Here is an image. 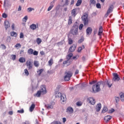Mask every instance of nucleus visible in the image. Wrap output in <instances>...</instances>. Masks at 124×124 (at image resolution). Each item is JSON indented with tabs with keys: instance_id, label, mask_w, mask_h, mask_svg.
I'll list each match as a JSON object with an SVG mask.
<instances>
[{
	"instance_id": "1",
	"label": "nucleus",
	"mask_w": 124,
	"mask_h": 124,
	"mask_svg": "<svg viewBox=\"0 0 124 124\" xmlns=\"http://www.w3.org/2000/svg\"><path fill=\"white\" fill-rule=\"evenodd\" d=\"M100 87H102L101 81H99L93 86L92 93H98L100 91Z\"/></svg>"
},
{
	"instance_id": "2",
	"label": "nucleus",
	"mask_w": 124,
	"mask_h": 124,
	"mask_svg": "<svg viewBox=\"0 0 124 124\" xmlns=\"http://www.w3.org/2000/svg\"><path fill=\"white\" fill-rule=\"evenodd\" d=\"M70 33L71 34H73V35H78V25L75 23L70 30Z\"/></svg>"
},
{
	"instance_id": "3",
	"label": "nucleus",
	"mask_w": 124,
	"mask_h": 124,
	"mask_svg": "<svg viewBox=\"0 0 124 124\" xmlns=\"http://www.w3.org/2000/svg\"><path fill=\"white\" fill-rule=\"evenodd\" d=\"M65 76L64 77V80L66 82H67L70 80V78L72 77L73 74L71 72L69 71L65 73Z\"/></svg>"
},
{
	"instance_id": "4",
	"label": "nucleus",
	"mask_w": 124,
	"mask_h": 124,
	"mask_svg": "<svg viewBox=\"0 0 124 124\" xmlns=\"http://www.w3.org/2000/svg\"><path fill=\"white\" fill-rule=\"evenodd\" d=\"M26 66L28 69V70H30L31 69H32V61H31V60L30 59L28 60L26 62Z\"/></svg>"
},
{
	"instance_id": "5",
	"label": "nucleus",
	"mask_w": 124,
	"mask_h": 124,
	"mask_svg": "<svg viewBox=\"0 0 124 124\" xmlns=\"http://www.w3.org/2000/svg\"><path fill=\"white\" fill-rule=\"evenodd\" d=\"M101 83L102 84V87L104 88V87L108 86V88H111L112 87V84H110V82L108 81H101Z\"/></svg>"
},
{
	"instance_id": "6",
	"label": "nucleus",
	"mask_w": 124,
	"mask_h": 124,
	"mask_svg": "<svg viewBox=\"0 0 124 124\" xmlns=\"http://www.w3.org/2000/svg\"><path fill=\"white\" fill-rule=\"evenodd\" d=\"M113 8H114V6L113 5H111L109 6V8L107 12V13L105 14V17H108V16H109V13L113 11Z\"/></svg>"
},
{
	"instance_id": "7",
	"label": "nucleus",
	"mask_w": 124,
	"mask_h": 124,
	"mask_svg": "<svg viewBox=\"0 0 124 124\" xmlns=\"http://www.w3.org/2000/svg\"><path fill=\"white\" fill-rule=\"evenodd\" d=\"M113 81H114V82H116V81H119L121 80V78L119 77V75L118 74L114 73L113 74Z\"/></svg>"
},
{
	"instance_id": "8",
	"label": "nucleus",
	"mask_w": 124,
	"mask_h": 124,
	"mask_svg": "<svg viewBox=\"0 0 124 124\" xmlns=\"http://www.w3.org/2000/svg\"><path fill=\"white\" fill-rule=\"evenodd\" d=\"M42 93V94H45L47 93V91L46 90V86L42 85L41 86V90L40 91Z\"/></svg>"
},
{
	"instance_id": "9",
	"label": "nucleus",
	"mask_w": 124,
	"mask_h": 124,
	"mask_svg": "<svg viewBox=\"0 0 124 124\" xmlns=\"http://www.w3.org/2000/svg\"><path fill=\"white\" fill-rule=\"evenodd\" d=\"M88 101H89L90 104L92 105H94L95 104V100L93 97H90L88 99Z\"/></svg>"
},
{
	"instance_id": "10",
	"label": "nucleus",
	"mask_w": 124,
	"mask_h": 124,
	"mask_svg": "<svg viewBox=\"0 0 124 124\" xmlns=\"http://www.w3.org/2000/svg\"><path fill=\"white\" fill-rule=\"evenodd\" d=\"M103 34V28L102 26H100L98 30V35L100 36V38H101V35Z\"/></svg>"
},
{
	"instance_id": "11",
	"label": "nucleus",
	"mask_w": 124,
	"mask_h": 124,
	"mask_svg": "<svg viewBox=\"0 0 124 124\" xmlns=\"http://www.w3.org/2000/svg\"><path fill=\"white\" fill-rule=\"evenodd\" d=\"M54 104H55V103L52 102L49 104H46L45 106L48 109H53V108H54Z\"/></svg>"
},
{
	"instance_id": "12",
	"label": "nucleus",
	"mask_w": 124,
	"mask_h": 124,
	"mask_svg": "<svg viewBox=\"0 0 124 124\" xmlns=\"http://www.w3.org/2000/svg\"><path fill=\"white\" fill-rule=\"evenodd\" d=\"M76 45L73 44L72 46H70L69 49V52H71V53L74 52L76 49Z\"/></svg>"
},
{
	"instance_id": "13",
	"label": "nucleus",
	"mask_w": 124,
	"mask_h": 124,
	"mask_svg": "<svg viewBox=\"0 0 124 124\" xmlns=\"http://www.w3.org/2000/svg\"><path fill=\"white\" fill-rule=\"evenodd\" d=\"M60 101L61 103H65V102H66V97L62 95L61 97Z\"/></svg>"
},
{
	"instance_id": "14",
	"label": "nucleus",
	"mask_w": 124,
	"mask_h": 124,
	"mask_svg": "<svg viewBox=\"0 0 124 124\" xmlns=\"http://www.w3.org/2000/svg\"><path fill=\"white\" fill-rule=\"evenodd\" d=\"M30 28L32 31H34V30H36L37 28H38V25L36 26V25L32 24L30 26Z\"/></svg>"
},
{
	"instance_id": "15",
	"label": "nucleus",
	"mask_w": 124,
	"mask_h": 124,
	"mask_svg": "<svg viewBox=\"0 0 124 124\" xmlns=\"http://www.w3.org/2000/svg\"><path fill=\"white\" fill-rule=\"evenodd\" d=\"M67 113H69V114H72L73 113V108L70 107H69L66 109Z\"/></svg>"
},
{
	"instance_id": "16",
	"label": "nucleus",
	"mask_w": 124,
	"mask_h": 124,
	"mask_svg": "<svg viewBox=\"0 0 124 124\" xmlns=\"http://www.w3.org/2000/svg\"><path fill=\"white\" fill-rule=\"evenodd\" d=\"M92 31H93V29H92V28L88 27L86 30L87 35H90V34L92 33Z\"/></svg>"
},
{
	"instance_id": "17",
	"label": "nucleus",
	"mask_w": 124,
	"mask_h": 124,
	"mask_svg": "<svg viewBox=\"0 0 124 124\" xmlns=\"http://www.w3.org/2000/svg\"><path fill=\"white\" fill-rule=\"evenodd\" d=\"M101 109V104L99 103L96 106V112H99Z\"/></svg>"
},
{
	"instance_id": "18",
	"label": "nucleus",
	"mask_w": 124,
	"mask_h": 124,
	"mask_svg": "<svg viewBox=\"0 0 124 124\" xmlns=\"http://www.w3.org/2000/svg\"><path fill=\"white\" fill-rule=\"evenodd\" d=\"M111 119L112 116L110 115H107L105 117L104 120L105 121V122H109V121H110V120H111Z\"/></svg>"
},
{
	"instance_id": "19",
	"label": "nucleus",
	"mask_w": 124,
	"mask_h": 124,
	"mask_svg": "<svg viewBox=\"0 0 124 124\" xmlns=\"http://www.w3.org/2000/svg\"><path fill=\"white\" fill-rule=\"evenodd\" d=\"M4 25L6 30H7V28L10 27V24H9V22L8 21H5L4 22Z\"/></svg>"
},
{
	"instance_id": "20",
	"label": "nucleus",
	"mask_w": 124,
	"mask_h": 124,
	"mask_svg": "<svg viewBox=\"0 0 124 124\" xmlns=\"http://www.w3.org/2000/svg\"><path fill=\"white\" fill-rule=\"evenodd\" d=\"M62 95V94L60 92H56L55 93V96L57 98H60V97H61Z\"/></svg>"
},
{
	"instance_id": "21",
	"label": "nucleus",
	"mask_w": 124,
	"mask_h": 124,
	"mask_svg": "<svg viewBox=\"0 0 124 124\" xmlns=\"http://www.w3.org/2000/svg\"><path fill=\"white\" fill-rule=\"evenodd\" d=\"M55 2V0H53L52 2H51L50 5L48 7L47 9V11H50L54 7V5L52 4V3H54Z\"/></svg>"
},
{
	"instance_id": "22",
	"label": "nucleus",
	"mask_w": 124,
	"mask_h": 124,
	"mask_svg": "<svg viewBox=\"0 0 124 124\" xmlns=\"http://www.w3.org/2000/svg\"><path fill=\"white\" fill-rule=\"evenodd\" d=\"M34 108H35V104H32L30 107V112H32V111H33V110H34Z\"/></svg>"
},
{
	"instance_id": "23",
	"label": "nucleus",
	"mask_w": 124,
	"mask_h": 124,
	"mask_svg": "<svg viewBox=\"0 0 124 124\" xmlns=\"http://www.w3.org/2000/svg\"><path fill=\"white\" fill-rule=\"evenodd\" d=\"M77 11V9H73L71 12L72 16H73L74 17H75V16H76Z\"/></svg>"
},
{
	"instance_id": "24",
	"label": "nucleus",
	"mask_w": 124,
	"mask_h": 124,
	"mask_svg": "<svg viewBox=\"0 0 124 124\" xmlns=\"http://www.w3.org/2000/svg\"><path fill=\"white\" fill-rule=\"evenodd\" d=\"M84 49H85V46L84 45H82L81 46L78 47V53H81V51Z\"/></svg>"
},
{
	"instance_id": "25",
	"label": "nucleus",
	"mask_w": 124,
	"mask_h": 124,
	"mask_svg": "<svg viewBox=\"0 0 124 124\" xmlns=\"http://www.w3.org/2000/svg\"><path fill=\"white\" fill-rule=\"evenodd\" d=\"M48 65L49 66H52V65H53V63H54L53 62V58H51L49 61H48Z\"/></svg>"
},
{
	"instance_id": "26",
	"label": "nucleus",
	"mask_w": 124,
	"mask_h": 124,
	"mask_svg": "<svg viewBox=\"0 0 124 124\" xmlns=\"http://www.w3.org/2000/svg\"><path fill=\"white\" fill-rule=\"evenodd\" d=\"M120 97L121 101H122V102H124V93H120Z\"/></svg>"
},
{
	"instance_id": "27",
	"label": "nucleus",
	"mask_w": 124,
	"mask_h": 124,
	"mask_svg": "<svg viewBox=\"0 0 124 124\" xmlns=\"http://www.w3.org/2000/svg\"><path fill=\"white\" fill-rule=\"evenodd\" d=\"M27 52L29 55H32L33 54V49L32 48H30L28 50Z\"/></svg>"
},
{
	"instance_id": "28",
	"label": "nucleus",
	"mask_w": 124,
	"mask_h": 124,
	"mask_svg": "<svg viewBox=\"0 0 124 124\" xmlns=\"http://www.w3.org/2000/svg\"><path fill=\"white\" fill-rule=\"evenodd\" d=\"M72 24V16H69V19L68 20V25H71Z\"/></svg>"
},
{
	"instance_id": "29",
	"label": "nucleus",
	"mask_w": 124,
	"mask_h": 124,
	"mask_svg": "<svg viewBox=\"0 0 124 124\" xmlns=\"http://www.w3.org/2000/svg\"><path fill=\"white\" fill-rule=\"evenodd\" d=\"M42 93L40 91H38L37 93L34 94V96H37V97H39Z\"/></svg>"
},
{
	"instance_id": "30",
	"label": "nucleus",
	"mask_w": 124,
	"mask_h": 124,
	"mask_svg": "<svg viewBox=\"0 0 124 124\" xmlns=\"http://www.w3.org/2000/svg\"><path fill=\"white\" fill-rule=\"evenodd\" d=\"M96 3V1L95 0H90V5H94Z\"/></svg>"
},
{
	"instance_id": "31",
	"label": "nucleus",
	"mask_w": 124,
	"mask_h": 124,
	"mask_svg": "<svg viewBox=\"0 0 124 124\" xmlns=\"http://www.w3.org/2000/svg\"><path fill=\"white\" fill-rule=\"evenodd\" d=\"M19 62H26V59L24 58L21 57L18 60Z\"/></svg>"
},
{
	"instance_id": "32",
	"label": "nucleus",
	"mask_w": 124,
	"mask_h": 124,
	"mask_svg": "<svg viewBox=\"0 0 124 124\" xmlns=\"http://www.w3.org/2000/svg\"><path fill=\"white\" fill-rule=\"evenodd\" d=\"M68 44L69 45H71V44H73V40L71 39V38H68Z\"/></svg>"
},
{
	"instance_id": "33",
	"label": "nucleus",
	"mask_w": 124,
	"mask_h": 124,
	"mask_svg": "<svg viewBox=\"0 0 124 124\" xmlns=\"http://www.w3.org/2000/svg\"><path fill=\"white\" fill-rule=\"evenodd\" d=\"M83 24L84 26H87V25H88L89 24V20L87 19H83Z\"/></svg>"
},
{
	"instance_id": "34",
	"label": "nucleus",
	"mask_w": 124,
	"mask_h": 124,
	"mask_svg": "<svg viewBox=\"0 0 124 124\" xmlns=\"http://www.w3.org/2000/svg\"><path fill=\"white\" fill-rule=\"evenodd\" d=\"M36 42L38 45H39L42 42V40L40 39V38H37L36 39Z\"/></svg>"
},
{
	"instance_id": "35",
	"label": "nucleus",
	"mask_w": 124,
	"mask_h": 124,
	"mask_svg": "<svg viewBox=\"0 0 124 124\" xmlns=\"http://www.w3.org/2000/svg\"><path fill=\"white\" fill-rule=\"evenodd\" d=\"M82 20H86L88 19V14L85 13L83 15V16L82 17Z\"/></svg>"
},
{
	"instance_id": "36",
	"label": "nucleus",
	"mask_w": 124,
	"mask_h": 124,
	"mask_svg": "<svg viewBox=\"0 0 124 124\" xmlns=\"http://www.w3.org/2000/svg\"><path fill=\"white\" fill-rule=\"evenodd\" d=\"M11 36H14L15 37H16L17 36L18 34L15 31H13L11 33Z\"/></svg>"
},
{
	"instance_id": "37",
	"label": "nucleus",
	"mask_w": 124,
	"mask_h": 124,
	"mask_svg": "<svg viewBox=\"0 0 124 124\" xmlns=\"http://www.w3.org/2000/svg\"><path fill=\"white\" fill-rule=\"evenodd\" d=\"M81 4H82V0H78L76 3V5L77 6H80V5H81Z\"/></svg>"
},
{
	"instance_id": "38",
	"label": "nucleus",
	"mask_w": 124,
	"mask_h": 124,
	"mask_svg": "<svg viewBox=\"0 0 124 124\" xmlns=\"http://www.w3.org/2000/svg\"><path fill=\"white\" fill-rule=\"evenodd\" d=\"M34 65L36 67H38V66H39V62H38V61H34Z\"/></svg>"
},
{
	"instance_id": "39",
	"label": "nucleus",
	"mask_w": 124,
	"mask_h": 124,
	"mask_svg": "<svg viewBox=\"0 0 124 124\" xmlns=\"http://www.w3.org/2000/svg\"><path fill=\"white\" fill-rule=\"evenodd\" d=\"M72 56H73V54H72V53H70L66 57L67 60H68V61H69V60H70V59H71Z\"/></svg>"
},
{
	"instance_id": "40",
	"label": "nucleus",
	"mask_w": 124,
	"mask_h": 124,
	"mask_svg": "<svg viewBox=\"0 0 124 124\" xmlns=\"http://www.w3.org/2000/svg\"><path fill=\"white\" fill-rule=\"evenodd\" d=\"M107 111H108V108H107L106 107H104L102 111V113H106Z\"/></svg>"
},
{
	"instance_id": "41",
	"label": "nucleus",
	"mask_w": 124,
	"mask_h": 124,
	"mask_svg": "<svg viewBox=\"0 0 124 124\" xmlns=\"http://www.w3.org/2000/svg\"><path fill=\"white\" fill-rule=\"evenodd\" d=\"M44 71V69H41L39 70V71H37V72L38 74V75H41V73H42V72H43Z\"/></svg>"
},
{
	"instance_id": "42",
	"label": "nucleus",
	"mask_w": 124,
	"mask_h": 124,
	"mask_svg": "<svg viewBox=\"0 0 124 124\" xmlns=\"http://www.w3.org/2000/svg\"><path fill=\"white\" fill-rule=\"evenodd\" d=\"M15 48H21L22 45H21L20 43H17L15 46Z\"/></svg>"
},
{
	"instance_id": "43",
	"label": "nucleus",
	"mask_w": 124,
	"mask_h": 124,
	"mask_svg": "<svg viewBox=\"0 0 124 124\" xmlns=\"http://www.w3.org/2000/svg\"><path fill=\"white\" fill-rule=\"evenodd\" d=\"M0 48H1L2 50H5L6 49V46H5V45L4 44H1L0 45Z\"/></svg>"
},
{
	"instance_id": "44",
	"label": "nucleus",
	"mask_w": 124,
	"mask_h": 124,
	"mask_svg": "<svg viewBox=\"0 0 124 124\" xmlns=\"http://www.w3.org/2000/svg\"><path fill=\"white\" fill-rule=\"evenodd\" d=\"M25 111L24 110V109L22 108L20 110H17V113H19V114H23Z\"/></svg>"
},
{
	"instance_id": "45",
	"label": "nucleus",
	"mask_w": 124,
	"mask_h": 124,
	"mask_svg": "<svg viewBox=\"0 0 124 124\" xmlns=\"http://www.w3.org/2000/svg\"><path fill=\"white\" fill-rule=\"evenodd\" d=\"M52 124H62V123H61L60 121H54L52 123H51Z\"/></svg>"
},
{
	"instance_id": "46",
	"label": "nucleus",
	"mask_w": 124,
	"mask_h": 124,
	"mask_svg": "<svg viewBox=\"0 0 124 124\" xmlns=\"http://www.w3.org/2000/svg\"><path fill=\"white\" fill-rule=\"evenodd\" d=\"M24 73L27 76H29V75L30 74V73H29V71H28V69H24Z\"/></svg>"
},
{
	"instance_id": "47",
	"label": "nucleus",
	"mask_w": 124,
	"mask_h": 124,
	"mask_svg": "<svg viewBox=\"0 0 124 124\" xmlns=\"http://www.w3.org/2000/svg\"><path fill=\"white\" fill-rule=\"evenodd\" d=\"M11 57L13 61H15V60H16V55H12Z\"/></svg>"
},
{
	"instance_id": "48",
	"label": "nucleus",
	"mask_w": 124,
	"mask_h": 124,
	"mask_svg": "<svg viewBox=\"0 0 124 124\" xmlns=\"http://www.w3.org/2000/svg\"><path fill=\"white\" fill-rule=\"evenodd\" d=\"M32 10H34V8H28V12H31Z\"/></svg>"
},
{
	"instance_id": "49",
	"label": "nucleus",
	"mask_w": 124,
	"mask_h": 124,
	"mask_svg": "<svg viewBox=\"0 0 124 124\" xmlns=\"http://www.w3.org/2000/svg\"><path fill=\"white\" fill-rule=\"evenodd\" d=\"M33 55L34 56H37V55H38V51H37L36 50L33 51Z\"/></svg>"
},
{
	"instance_id": "50",
	"label": "nucleus",
	"mask_w": 124,
	"mask_h": 124,
	"mask_svg": "<svg viewBox=\"0 0 124 124\" xmlns=\"http://www.w3.org/2000/svg\"><path fill=\"white\" fill-rule=\"evenodd\" d=\"M115 98L116 103H118L119 101H120V97H115Z\"/></svg>"
},
{
	"instance_id": "51",
	"label": "nucleus",
	"mask_w": 124,
	"mask_h": 124,
	"mask_svg": "<svg viewBox=\"0 0 124 124\" xmlns=\"http://www.w3.org/2000/svg\"><path fill=\"white\" fill-rule=\"evenodd\" d=\"M113 112H115V109L114 108H111L108 111V113H109V114H112Z\"/></svg>"
},
{
	"instance_id": "52",
	"label": "nucleus",
	"mask_w": 124,
	"mask_h": 124,
	"mask_svg": "<svg viewBox=\"0 0 124 124\" xmlns=\"http://www.w3.org/2000/svg\"><path fill=\"white\" fill-rule=\"evenodd\" d=\"M27 20H28V16H25L23 18V22H27Z\"/></svg>"
},
{
	"instance_id": "53",
	"label": "nucleus",
	"mask_w": 124,
	"mask_h": 124,
	"mask_svg": "<svg viewBox=\"0 0 124 124\" xmlns=\"http://www.w3.org/2000/svg\"><path fill=\"white\" fill-rule=\"evenodd\" d=\"M83 27H84V25H83V24H80L79 27V30L81 31V30H82Z\"/></svg>"
},
{
	"instance_id": "54",
	"label": "nucleus",
	"mask_w": 124,
	"mask_h": 124,
	"mask_svg": "<svg viewBox=\"0 0 124 124\" xmlns=\"http://www.w3.org/2000/svg\"><path fill=\"white\" fill-rule=\"evenodd\" d=\"M76 104L77 106H82V103L81 102H78Z\"/></svg>"
},
{
	"instance_id": "55",
	"label": "nucleus",
	"mask_w": 124,
	"mask_h": 124,
	"mask_svg": "<svg viewBox=\"0 0 124 124\" xmlns=\"http://www.w3.org/2000/svg\"><path fill=\"white\" fill-rule=\"evenodd\" d=\"M95 83H96V80H93L91 82H89L90 85H93V84H95Z\"/></svg>"
},
{
	"instance_id": "56",
	"label": "nucleus",
	"mask_w": 124,
	"mask_h": 124,
	"mask_svg": "<svg viewBox=\"0 0 124 124\" xmlns=\"http://www.w3.org/2000/svg\"><path fill=\"white\" fill-rule=\"evenodd\" d=\"M19 38H24V33H23V32H21L20 33V36Z\"/></svg>"
},
{
	"instance_id": "57",
	"label": "nucleus",
	"mask_w": 124,
	"mask_h": 124,
	"mask_svg": "<svg viewBox=\"0 0 124 124\" xmlns=\"http://www.w3.org/2000/svg\"><path fill=\"white\" fill-rule=\"evenodd\" d=\"M2 16L3 17V18H7V15L5 13H3L2 14Z\"/></svg>"
},
{
	"instance_id": "58",
	"label": "nucleus",
	"mask_w": 124,
	"mask_h": 124,
	"mask_svg": "<svg viewBox=\"0 0 124 124\" xmlns=\"http://www.w3.org/2000/svg\"><path fill=\"white\" fill-rule=\"evenodd\" d=\"M96 7L97 8H101V5H100V3H97Z\"/></svg>"
},
{
	"instance_id": "59",
	"label": "nucleus",
	"mask_w": 124,
	"mask_h": 124,
	"mask_svg": "<svg viewBox=\"0 0 124 124\" xmlns=\"http://www.w3.org/2000/svg\"><path fill=\"white\" fill-rule=\"evenodd\" d=\"M10 40H11V38H10V37H8L6 39L7 42H10Z\"/></svg>"
},
{
	"instance_id": "60",
	"label": "nucleus",
	"mask_w": 124,
	"mask_h": 124,
	"mask_svg": "<svg viewBox=\"0 0 124 124\" xmlns=\"http://www.w3.org/2000/svg\"><path fill=\"white\" fill-rule=\"evenodd\" d=\"M12 28L13 31H14V30H15V24L14 23L12 24Z\"/></svg>"
},
{
	"instance_id": "61",
	"label": "nucleus",
	"mask_w": 124,
	"mask_h": 124,
	"mask_svg": "<svg viewBox=\"0 0 124 124\" xmlns=\"http://www.w3.org/2000/svg\"><path fill=\"white\" fill-rule=\"evenodd\" d=\"M24 52H25V50L23 49L21 50L19 53L20 55H24Z\"/></svg>"
},
{
	"instance_id": "62",
	"label": "nucleus",
	"mask_w": 124,
	"mask_h": 124,
	"mask_svg": "<svg viewBox=\"0 0 124 124\" xmlns=\"http://www.w3.org/2000/svg\"><path fill=\"white\" fill-rule=\"evenodd\" d=\"M83 41H84V39L81 38L78 40V43H82V42H83Z\"/></svg>"
},
{
	"instance_id": "63",
	"label": "nucleus",
	"mask_w": 124,
	"mask_h": 124,
	"mask_svg": "<svg viewBox=\"0 0 124 124\" xmlns=\"http://www.w3.org/2000/svg\"><path fill=\"white\" fill-rule=\"evenodd\" d=\"M79 74V70H76L75 73V75H77V74Z\"/></svg>"
},
{
	"instance_id": "64",
	"label": "nucleus",
	"mask_w": 124,
	"mask_h": 124,
	"mask_svg": "<svg viewBox=\"0 0 124 124\" xmlns=\"http://www.w3.org/2000/svg\"><path fill=\"white\" fill-rule=\"evenodd\" d=\"M67 62H68V60L63 61V64H67Z\"/></svg>"
}]
</instances>
